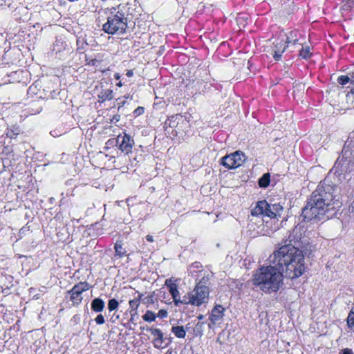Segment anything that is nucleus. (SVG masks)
<instances>
[{"label":"nucleus","instance_id":"1","mask_svg":"<svg viewBox=\"0 0 354 354\" xmlns=\"http://www.w3.org/2000/svg\"><path fill=\"white\" fill-rule=\"evenodd\" d=\"M270 261L277 263L286 277L293 279L305 272L304 256L301 250L292 244H286L274 251Z\"/></svg>","mask_w":354,"mask_h":354},{"label":"nucleus","instance_id":"2","mask_svg":"<svg viewBox=\"0 0 354 354\" xmlns=\"http://www.w3.org/2000/svg\"><path fill=\"white\" fill-rule=\"evenodd\" d=\"M332 196L318 188L313 192L305 207L302 209L301 216L304 221H321L328 218L326 215L330 211L335 212V207L332 203Z\"/></svg>","mask_w":354,"mask_h":354},{"label":"nucleus","instance_id":"3","mask_svg":"<svg viewBox=\"0 0 354 354\" xmlns=\"http://www.w3.org/2000/svg\"><path fill=\"white\" fill-rule=\"evenodd\" d=\"M283 275L276 266H261L252 275V284L260 290L271 294L277 292L283 285Z\"/></svg>","mask_w":354,"mask_h":354},{"label":"nucleus","instance_id":"4","mask_svg":"<svg viewBox=\"0 0 354 354\" xmlns=\"http://www.w3.org/2000/svg\"><path fill=\"white\" fill-rule=\"evenodd\" d=\"M354 168V155L352 151L344 147L342 151L341 155L335 162L334 166L330 169V173H333L339 180H345L346 175L349 174Z\"/></svg>","mask_w":354,"mask_h":354},{"label":"nucleus","instance_id":"5","mask_svg":"<svg viewBox=\"0 0 354 354\" xmlns=\"http://www.w3.org/2000/svg\"><path fill=\"white\" fill-rule=\"evenodd\" d=\"M127 28V19L124 14L118 11L108 17L107 21L103 25L102 30L107 34H124Z\"/></svg>","mask_w":354,"mask_h":354},{"label":"nucleus","instance_id":"6","mask_svg":"<svg viewBox=\"0 0 354 354\" xmlns=\"http://www.w3.org/2000/svg\"><path fill=\"white\" fill-rule=\"evenodd\" d=\"M283 210V208L279 203L270 204L266 201H261L252 209L251 214L275 218L281 216Z\"/></svg>","mask_w":354,"mask_h":354},{"label":"nucleus","instance_id":"7","mask_svg":"<svg viewBox=\"0 0 354 354\" xmlns=\"http://www.w3.org/2000/svg\"><path fill=\"white\" fill-rule=\"evenodd\" d=\"M193 296L192 305L199 306L206 303L208 299L209 290L208 288L200 283H197L194 289L190 292Z\"/></svg>","mask_w":354,"mask_h":354},{"label":"nucleus","instance_id":"8","mask_svg":"<svg viewBox=\"0 0 354 354\" xmlns=\"http://www.w3.org/2000/svg\"><path fill=\"white\" fill-rule=\"evenodd\" d=\"M90 288V285L84 281L75 284L73 288L67 291V294L70 295V300L74 305L80 304L82 301V293Z\"/></svg>","mask_w":354,"mask_h":354},{"label":"nucleus","instance_id":"9","mask_svg":"<svg viewBox=\"0 0 354 354\" xmlns=\"http://www.w3.org/2000/svg\"><path fill=\"white\" fill-rule=\"evenodd\" d=\"M243 154L235 151L230 155L223 157V166L227 169H235L243 162Z\"/></svg>","mask_w":354,"mask_h":354},{"label":"nucleus","instance_id":"10","mask_svg":"<svg viewBox=\"0 0 354 354\" xmlns=\"http://www.w3.org/2000/svg\"><path fill=\"white\" fill-rule=\"evenodd\" d=\"M116 142L119 144V149L122 152L125 154L131 153L133 146L134 145V140L129 135L124 133L123 136H118Z\"/></svg>","mask_w":354,"mask_h":354},{"label":"nucleus","instance_id":"11","mask_svg":"<svg viewBox=\"0 0 354 354\" xmlns=\"http://www.w3.org/2000/svg\"><path fill=\"white\" fill-rule=\"evenodd\" d=\"M288 45L285 42V37H282L281 35L275 39L272 47L273 58L275 61H279L281 59Z\"/></svg>","mask_w":354,"mask_h":354},{"label":"nucleus","instance_id":"12","mask_svg":"<svg viewBox=\"0 0 354 354\" xmlns=\"http://www.w3.org/2000/svg\"><path fill=\"white\" fill-rule=\"evenodd\" d=\"M221 305L216 304L212 309V313L209 317L208 326L209 328L214 330L218 328L221 324Z\"/></svg>","mask_w":354,"mask_h":354},{"label":"nucleus","instance_id":"13","mask_svg":"<svg viewBox=\"0 0 354 354\" xmlns=\"http://www.w3.org/2000/svg\"><path fill=\"white\" fill-rule=\"evenodd\" d=\"M301 239V232L300 227H295L291 232H289L288 236L285 239L286 244H292V245L298 248L299 243Z\"/></svg>","mask_w":354,"mask_h":354},{"label":"nucleus","instance_id":"14","mask_svg":"<svg viewBox=\"0 0 354 354\" xmlns=\"http://www.w3.org/2000/svg\"><path fill=\"white\" fill-rule=\"evenodd\" d=\"M282 37H285V42L288 45H296L299 44L300 39L302 37L301 34L297 30L290 31L288 35H281ZM302 45L301 43H299Z\"/></svg>","mask_w":354,"mask_h":354},{"label":"nucleus","instance_id":"15","mask_svg":"<svg viewBox=\"0 0 354 354\" xmlns=\"http://www.w3.org/2000/svg\"><path fill=\"white\" fill-rule=\"evenodd\" d=\"M149 331L153 336L156 337L154 339L155 347H161L164 341L163 333L162 331L158 328H149Z\"/></svg>","mask_w":354,"mask_h":354},{"label":"nucleus","instance_id":"16","mask_svg":"<svg viewBox=\"0 0 354 354\" xmlns=\"http://www.w3.org/2000/svg\"><path fill=\"white\" fill-rule=\"evenodd\" d=\"M104 307L105 304L104 301L100 298L94 299L91 304V309L96 313L102 312Z\"/></svg>","mask_w":354,"mask_h":354},{"label":"nucleus","instance_id":"17","mask_svg":"<svg viewBox=\"0 0 354 354\" xmlns=\"http://www.w3.org/2000/svg\"><path fill=\"white\" fill-rule=\"evenodd\" d=\"M97 97L101 102L111 100L113 99V91L111 89H102L97 94Z\"/></svg>","mask_w":354,"mask_h":354},{"label":"nucleus","instance_id":"18","mask_svg":"<svg viewBox=\"0 0 354 354\" xmlns=\"http://www.w3.org/2000/svg\"><path fill=\"white\" fill-rule=\"evenodd\" d=\"M353 76H354V65L353 70L349 72L348 75H340L338 77L337 82L342 86L346 85L348 82L352 84Z\"/></svg>","mask_w":354,"mask_h":354},{"label":"nucleus","instance_id":"19","mask_svg":"<svg viewBox=\"0 0 354 354\" xmlns=\"http://www.w3.org/2000/svg\"><path fill=\"white\" fill-rule=\"evenodd\" d=\"M140 303L138 300L132 299L129 301V306H130V314L131 319L130 320L133 322V317H136L138 315V308L139 307Z\"/></svg>","mask_w":354,"mask_h":354},{"label":"nucleus","instance_id":"20","mask_svg":"<svg viewBox=\"0 0 354 354\" xmlns=\"http://www.w3.org/2000/svg\"><path fill=\"white\" fill-rule=\"evenodd\" d=\"M301 46L302 47L299 51V56L304 59H309L312 56V53L310 46H304L303 45Z\"/></svg>","mask_w":354,"mask_h":354},{"label":"nucleus","instance_id":"21","mask_svg":"<svg viewBox=\"0 0 354 354\" xmlns=\"http://www.w3.org/2000/svg\"><path fill=\"white\" fill-rule=\"evenodd\" d=\"M169 292L172 296L175 305L178 306V299L180 298V294L176 284H171L169 286Z\"/></svg>","mask_w":354,"mask_h":354},{"label":"nucleus","instance_id":"22","mask_svg":"<svg viewBox=\"0 0 354 354\" xmlns=\"http://www.w3.org/2000/svg\"><path fill=\"white\" fill-rule=\"evenodd\" d=\"M171 332L178 338H184L186 335V331L182 326H173L171 328Z\"/></svg>","mask_w":354,"mask_h":354},{"label":"nucleus","instance_id":"23","mask_svg":"<svg viewBox=\"0 0 354 354\" xmlns=\"http://www.w3.org/2000/svg\"><path fill=\"white\" fill-rule=\"evenodd\" d=\"M270 181V175L269 173L264 174L259 180V186L262 188L267 187Z\"/></svg>","mask_w":354,"mask_h":354},{"label":"nucleus","instance_id":"24","mask_svg":"<svg viewBox=\"0 0 354 354\" xmlns=\"http://www.w3.org/2000/svg\"><path fill=\"white\" fill-rule=\"evenodd\" d=\"M193 296L191 295V292L187 293L183 297L182 299L178 298V306L179 304H192V305Z\"/></svg>","mask_w":354,"mask_h":354},{"label":"nucleus","instance_id":"25","mask_svg":"<svg viewBox=\"0 0 354 354\" xmlns=\"http://www.w3.org/2000/svg\"><path fill=\"white\" fill-rule=\"evenodd\" d=\"M156 318V315L151 310H147L146 313L142 316V319L147 322H152L155 321Z\"/></svg>","mask_w":354,"mask_h":354},{"label":"nucleus","instance_id":"26","mask_svg":"<svg viewBox=\"0 0 354 354\" xmlns=\"http://www.w3.org/2000/svg\"><path fill=\"white\" fill-rule=\"evenodd\" d=\"M115 250L116 254L118 256H119L120 257H123L125 254V253H126V251L123 248L122 244L120 242H117L115 243Z\"/></svg>","mask_w":354,"mask_h":354},{"label":"nucleus","instance_id":"27","mask_svg":"<svg viewBox=\"0 0 354 354\" xmlns=\"http://www.w3.org/2000/svg\"><path fill=\"white\" fill-rule=\"evenodd\" d=\"M118 301L115 299H111L109 301L108 303V308L109 311H113L114 310H116L118 307Z\"/></svg>","mask_w":354,"mask_h":354},{"label":"nucleus","instance_id":"28","mask_svg":"<svg viewBox=\"0 0 354 354\" xmlns=\"http://www.w3.org/2000/svg\"><path fill=\"white\" fill-rule=\"evenodd\" d=\"M347 324L350 328L354 326V313L350 312L347 317Z\"/></svg>","mask_w":354,"mask_h":354},{"label":"nucleus","instance_id":"29","mask_svg":"<svg viewBox=\"0 0 354 354\" xmlns=\"http://www.w3.org/2000/svg\"><path fill=\"white\" fill-rule=\"evenodd\" d=\"M95 321L96 324H99V325L103 324L105 322L104 317L102 314L98 315L95 317Z\"/></svg>","mask_w":354,"mask_h":354},{"label":"nucleus","instance_id":"30","mask_svg":"<svg viewBox=\"0 0 354 354\" xmlns=\"http://www.w3.org/2000/svg\"><path fill=\"white\" fill-rule=\"evenodd\" d=\"M168 315V313L165 309H161L158 311V314L156 315V317L159 318H165L167 317Z\"/></svg>","mask_w":354,"mask_h":354},{"label":"nucleus","instance_id":"31","mask_svg":"<svg viewBox=\"0 0 354 354\" xmlns=\"http://www.w3.org/2000/svg\"><path fill=\"white\" fill-rule=\"evenodd\" d=\"M145 109L142 106H138L133 111V114L135 116H139L144 113Z\"/></svg>","mask_w":354,"mask_h":354},{"label":"nucleus","instance_id":"32","mask_svg":"<svg viewBox=\"0 0 354 354\" xmlns=\"http://www.w3.org/2000/svg\"><path fill=\"white\" fill-rule=\"evenodd\" d=\"M87 64L91 65V66H96L97 63H100V60L97 59L96 58L93 59H86Z\"/></svg>","mask_w":354,"mask_h":354},{"label":"nucleus","instance_id":"33","mask_svg":"<svg viewBox=\"0 0 354 354\" xmlns=\"http://www.w3.org/2000/svg\"><path fill=\"white\" fill-rule=\"evenodd\" d=\"M118 105V111L124 105L125 100H122L121 98L117 99Z\"/></svg>","mask_w":354,"mask_h":354},{"label":"nucleus","instance_id":"34","mask_svg":"<svg viewBox=\"0 0 354 354\" xmlns=\"http://www.w3.org/2000/svg\"><path fill=\"white\" fill-rule=\"evenodd\" d=\"M174 118V116H172L171 119H169L168 121L165 122V124L168 125L171 127H173L175 126V121L172 120V119Z\"/></svg>","mask_w":354,"mask_h":354},{"label":"nucleus","instance_id":"35","mask_svg":"<svg viewBox=\"0 0 354 354\" xmlns=\"http://www.w3.org/2000/svg\"><path fill=\"white\" fill-rule=\"evenodd\" d=\"M144 301H145V303H146V304H153V303L152 296L147 297L146 298H145Z\"/></svg>","mask_w":354,"mask_h":354},{"label":"nucleus","instance_id":"36","mask_svg":"<svg viewBox=\"0 0 354 354\" xmlns=\"http://www.w3.org/2000/svg\"><path fill=\"white\" fill-rule=\"evenodd\" d=\"M146 240L149 242H153V236L151 235H147L146 236Z\"/></svg>","mask_w":354,"mask_h":354},{"label":"nucleus","instance_id":"37","mask_svg":"<svg viewBox=\"0 0 354 354\" xmlns=\"http://www.w3.org/2000/svg\"><path fill=\"white\" fill-rule=\"evenodd\" d=\"M342 354H353L352 351L351 349H348V348H346L343 351V353Z\"/></svg>","mask_w":354,"mask_h":354},{"label":"nucleus","instance_id":"38","mask_svg":"<svg viewBox=\"0 0 354 354\" xmlns=\"http://www.w3.org/2000/svg\"><path fill=\"white\" fill-rule=\"evenodd\" d=\"M126 75L129 77H132L133 75V71L132 70H129V71H127Z\"/></svg>","mask_w":354,"mask_h":354},{"label":"nucleus","instance_id":"39","mask_svg":"<svg viewBox=\"0 0 354 354\" xmlns=\"http://www.w3.org/2000/svg\"><path fill=\"white\" fill-rule=\"evenodd\" d=\"M143 296V294L142 293H138V296L137 298H136L135 299L136 300H138V302L141 300L142 297Z\"/></svg>","mask_w":354,"mask_h":354},{"label":"nucleus","instance_id":"40","mask_svg":"<svg viewBox=\"0 0 354 354\" xmlns=\"http://www.w3.org/2000/svg\"><path fill=\"white\" fill-rule=\"evenodd\" d=\"M222 46H223V48H225L226 46H228V44H226L225 42L223 41V44H222Z\"/></svg>","mask_w":354,"mask_h":354},{"label":"nucleus","instance_id":"41","mask_svg":"<svg viewBox=\"0 0 354 354\" xmlns=\"http://www.w3.org/2000/svg\"><path fill=\"white\" fill-rule=\"evenodd\" d=\"M122 84L121 82H118V83L117 84V86H119V87H121V86H122Z\"/></svg>","mask_w":354,"mask_h":354},{"label":"nucleus","instance_id":"42","mask_svg":"<svg viewBox=\"0 0 354 354\" xmlns=\"http://www.w3.org/2000/svg\"><path fill=\"white\" fill-rule=\"evenodd\" d=\"M115 78H116V79H119V78H120V76H119V75H118V74H115Z\"/></svg>","mask_w":354,"mask_h":354},{"label":"nucleus","instance_id":"43","mask_svg":"<svg viewBox=\"0 0 354 354\" xmlns=\"http://www.w3.org/2000/svg\"><path fill=\"white\" fill-rule=\"evenodd\" d=\"M218 162L220 165H221V158H220Z\"/></svg>","mask_w":354,"mask_h":354},{"label":"nucleus","instance_id":"44","mask_svg":"<svg viewBox=\"0 0 354 354\" xmlns=\"http://www.w3.org/2000/svg\"><path fill=\"white\" fill-rule=\"evenodd\" d=\"M165 283H166V285H167V286H169V285H168V280H166Z\"/></svg>","mask_w":354,"mask_h":354},{"label":"nucleus","instance_id":"45","mask_svg":"<svg viewBox=\"0 0 354 354\" xmlns=\"http://www.w3.org/2000/svg\"><path fill=\"white\" fill-rule=\"evenodd\" d=\"M8 136L10 138H12V135H10V136H9V135L8 134Z\"/></svg>","mask_w":354,"mask_h":354}]
</instances>
